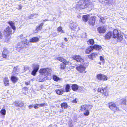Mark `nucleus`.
Masks as SVG:
<instances>
[{
	"label": "nucleus",
	"instance_id": "49530a36",
	"mask_svg": "<svg viewBox=\"0 0 127 127\" xmlns=\"http://www.w3.org/2000/svg\"><path fill=\"white\" fill-rule=\"evenodd\" d=\"M17 67H14L13 68V71L14 72H16L17 71Z\"/></svg>",
	"mask_w": 127,
	"mask_h": 127
},
{
	"label": "nucleus",
	"instance_id": "680f3d73",
	"mask_svg": "<svg viewBox=\"0 0 127 127\" xmlns=\"http://www.w3.org/2000/svg\"><path fill=\"white\" fill-rule=\"evenodd\" d=\"M71 126H69V127H73V125H72Z\"/></svg>",
	"mask_w": 127,
	"mask_h": 127
},
{
	"label": "nucleus",
	"instance_id": "79ce46f5",
	"mask_svg": "<svg viewBox=\"0 0 127 127\" xmlns=\"http://www.w3.org/2000/svg\"><path fill=\"white\" fill-rule=\"evenodd\" d=\"M121 103L123 104H125L126 103V100L125 99H122L121 100Z\"/></svg>",
	"mask_w": 127,
	"mask_h": 127
},
{
	"label": "nucleus",
	"instance_id": "864d4df0",
	"mask_svg": "<svg viewBox=\"0 0 127 127\" xmlns=\"http://www.w3.org/2000/svg\"><path fill=\"white\" fill-rule=\"evenodd\" d=\"M22 8V7L20 5L18 6L17 9H21Z\"/></svg>",
	"mask_w": 127,
	"mask_h": 127
},
{
	"label": "nucleus",
	"instance_id": "5701e85b",
	"mask_svg": "<svg viewBox=\"0 0 127 127\" xmlns=\"http://www.w3.org/2000/svg\"><path fill=\"white\" fill-rule=\"evenodd\" d=\"M72 88L74 91H76L78 89V86L76 84H73L72 86Z\"/></svg>",
	"mask_w": 127,
	"mask_h": 127
},
{
	"label": "nucleus",
	"instance_id": "8fccbe9b",
	"mask_svg": "<svg viewBox=\"0 0 127 127\" xmlns=\"http://www.w3.org/2000/svg\"><path fill=\"white\" fill-rule=\"evenodd\" d=\"M83 35H84V36H82V37H83V38L86 37V33H83Z\"/></svg>",
	"mask_w": 127,
	"mask_h": 127
},
{
	"label": "nucleus",
	"instance_id": "37998d69",
	"mask_svg": "<svg viewBox=\"0 0 127 127\" xmlns=\"http://www.w3.org/2000/svg\"><path fill=\"white\" fill-rule=\"evenodd\" d=\"M93 106H92L91 105H88L87 106V109H91Z\"/></svg>",
	"mask_w": 127,
	"mask_h": 127
},
{
	"label": "nucleus",
	"instance_id": "58836bf2",
	"mask_svg": "<svg viewBox=\"0 0 127 127\" xmlns=\"http://www.w3.org/2000/svg\"><path fill=\"white\" fill-rule=\"evenodd\" d=\"M20 103L18 101H15L14 102L15 105L17 107H19L18 105H19Z\"/></svg>",
	"mask_w": 127,
	"mask_h": 127
},
{
	"label": "nucleus",
	"instance_id": "f03ea898",
	"mask_svg": "<svg viewBox=\"0 0 127 127\" xmlns=\"http://www.w3.org/2000/svg\"><path fill=\"white\" fill-rule=\"evenodd\" d=\"M10 25L13 29L14 30L13 32L12 31L11 28L8 27L4 31V34L5 35V37H6L7 40H9L10 38V35L13 33L15 30L16 27L14 26V23L12 21H9L8 22Z\"/></svg>",
	"mask_w": 127,
	"mask_h": 127
},
{
	"label": "nucleus",
	"instance_id": "6e6d98bb",
	"mask_svg": "<svg viewBox=\"0 0 127 127\" xmlns=\"http://www.w3.org/2000/svg\"><path fill=\"white\" fill-rule=\"evenodd\" d=\"M72 102L73 103H76L77 102L76 101L75 99L74 100L72 101Z\"/></svg>",
	"mask_w": 127,
	"mask_h": 127
},
{
	"label": "nucleus",
	"instance_id": "ea45409f",
	"mask_svg": "<svg viewBox=\"0 0 127 127\" xmlns=\"http://www.w3.org/2000/svg\"><path fill=\"white\" fill-rule=\"evenodd\" d=\"M85 110V112H84V114L85 115L87 116H88L89 114V112L87 110Z\"/></svg>",
	"mask_w": 127,
	"mask_h": 127
},
{
	"label": "nucleus",
	"instance_id": "603ef678",
	"mask_svg": "<svg viewBox=\"0 0 127 127\" xmlns=\"http://www.w3.org/2000/svg\"><path fill=\"white\" fill-rule=\"evenodd\" d=\"M2 37V34L0 31V39H1Z\"/></svg>",
	"mask_w": 127,
	"mask_h": 127
},
{
	"label": "nucleus",
	"instance_id": "7c9ffc66",
	"mask_svg": "<svg viewBox=\"0 0 127 127\" xmlns=\"http://www.w3.org/2000/svg\"><path fill=\"white\" fill-rule=\"evenodd\" d=\"M81 110L82 111H83L85 110H86L87 109V106L84 105H82L81 106Z\"/></svg>",
	"mask_w": 127,
	"mask_h": 127
},
{
	"label": "nucleus",
	"instance_id": "bf43d9fd",
	"mask_svg": "<svg viewBox=\"0 0 127 127\" xmlns=\"http://www.w3.org/2000/svg\"><path fill=\"white\" fill-rule=\"evenodd\" d=\"M64 40L66 41H67V39L66 38H64Z\"/></svg>",
	"mask_w": 127,
	"mask_h": 127
},
{
	"label": "nucleus",
	"instance_id": "c03bdc74",
	"mask_svg": "<svg viewBox=\"0 0 127 127\" xmlns=\"http://www.w3.org/2000/svg\"><path fill=\"white\" fill-rule=\"evenodd\" d=\"M24 105V104L22 102H20L19 105H18L19 107H23Z\"/></svg>",
	"mask_w": 127,
	"mask_h": 127
},
{
	"label": "nucleus",
	"instance_id": "a19ab883",
	"mask_svg": "<svg viewBox=\"0 0 127 127\" xmlns=\"http://www.w3.org/2000/svg\"><path fill=\"white\" fill-rule=\"evenodd\" d=\"M38 105H39V107H43L44 106L47 105V103H44L38 104Z\"/></svg>",
	"mask_w": 127,
	"mask_h": 127
},
{
	"label": "nucleus",
	"instance_id": "4d7b16f0",
	"mask_svg": "<svg viewBox=\"0 0 127 127\" xmlns=\"http://www.w3.org/2000/svg\"><path fill=\"white\" fill-rule=\"evenodd\" d=\"M63 46V44L62 43H61L60 44V46L61 47H62Z\"/></svg>",
	"mask_w": 127,
	"mask_h": 127
},
{
	"label": "nucleus",
	"instance_id": "5fc2aeb1",
	"mask_svg": "<svg viewBox=\"0 0 127 127\" xmlns=\"http://www.w3.org/2000/svg\"><path fill=\"white\" fill-rule=\"evenodd\" d=\"M33 107V106L32 105H29V109H31Z\"/></svg>",
	"mask_w": 127,
	"mask_h": 127
},
{
	"label": "nucleus",
	"instance_id": "4be33fe9",
	"mask_svg": "<svg viewBox=\"0 0 127 127\" xmlns=\"http://www.w3.org/2000/svg\"><path fill=\"white\" fill-rule=\"evenodd\" d=\"M93 49H95L97 50H99L101 48V46L97 45H95L93 46Z\"/></svg>",
	"mask_w": 127,
	"mask_h": 127
},
{
	"label": "nucleus",
	"instance_id": "cd10ccee",
	"mask_svg": "<svg viewBox=\"0 0 127 127\" xmlns=\"http://www.w3.org/2000/svg\"><path fill=\"white\" fill-rule=\"evenodd\" d=\"M67 104L66 103H62L61 106L63 108H66L67 107Z\"/></svg>",
	"mask_w": 127,
	"mask_h": 127
},
{
	"label": "nucleus",
	"instance_id": "f8f14e48",
	"mask_svg": "<svg viewBox=\"0 0 127 127\" xmlns=\"http://www.w3.org/2000/svg\"><path fill=\"white\" fill-rule=\"evenodd\" d=\"M97 30L99 33H105L106 31V28L105 27L101 26L98 27Z\"/></svg>",
	"mask_w": 127,
	"mask_h": 127
},
{
	"label": "nucleus",
	"instance_id": "dca6fc26",
	"mask_svg": "<svg viewBox=\"0 0 127 127\" xmlns=\"http://www.w3.org/2000/svg\"><path fill=\"white\" fill-rule=\"evenodd\" d=\"M112 33L111 32H108L105 36V38L106 39H110L112 36Z\"/></svg>",
	"mask_w": 127,
	"mask_h": 127
},
{
	"label": "nucleus",
	"instance_id": "4468645a",
	"mask_svg": "<svg viewBox=\"0 0 127 127\" xmlns=\"http://www.w3.org/2000/svg\"><path fill=\"white\" fill-rule=\"evenodd\" d=\"M70 26L72 30H75L77 27V24L74 22H73L71 24Z\"/></svg>",
	"mask_w": 127,
	"mask_h": 127
},
{
	"label": "nucleus",
	"instance_id": "ddd939ff",
	"mask_svg": "<svg viewBox=\"0 0 127 127\" xmlns=\"http://www.w3.org/2000/svg\"><path fill=\"white\" fill-rule=\"evenodd\" d=\"M20 39L22 41L21 42H27V40L26 39L27 36L24 34H21L20 36Z\"/></svg>",
	"mask_w": 127,
	"mask_h": 127
},
{
	"label": "nucleus",
	"instance_id": "6e6552de",
	"mask_svg": "<svg viewBox=\"0 0 127 127\" xmlns=\"http://www.w3.org/2000/svg\"><path fill=\"white\" fill-rule=\"evenodd\" d=\"M39 66L37 64H33V70L32 72V74L34 76L35 75L39 68Z\"/></svg>",
	"mask_w": 127,
	"mask_h": 127
},
{
	"label": "nucleus",
	"instance_id": "4c0bfd02",
	"mask_svg": "<svg viewBox=\"0 0 127 127\" xmlns=\"http://www.w3.org/2000/svg\"><path fill=\"white\" fill-rule=\"evenodd\" d=\"M99 22H100L104 23L105 22V20L104 18L103 17L101 18L100 19Z\"/></svg>",
	"mask_w": 127,
	"mask_h": 127
},
{
	"label": "nucleus",
	"instance_id": "13d9d810",
	"mask_svg": "<svg viewBox=\"0 0 127 127\" xmlns=\"http://www.w3.org/2000/svg\"><path fill=\"white\" fill-rule=\"evenodd\" d=\"M100 2H103L104 1V0H98Z\"/></svg>",
	"mask_w": 127,
	"mask_h": 127
},
{
	"label": "nucleus",
	"instance_id": "c9c22d12",
	"mask_svg": "<svg viewBox=\"0 0 127 127\" xmlns=\"http://www.w3.org/2000/svg\"><path fill=\"white\" fill-rule=\"evenodd\" d=\"M107 77L106 76L103 74L102 76V78L101 80L103 81H106L107 80Z\"/></svg>",
	"mask_w": 127,
	"mask_h": 127
},
{
	"label": "nucleus",
	"instance_id": "f3484780",
	"mask_svg": "<svg viewBox=\"0 0 127 127\" xmlns=\"http://www.w3.org/2000/svg\"><path fill=\"white\" fill-rule=\"evenodd\" d=\"M95 19L94 17L91 18L89 21V23L90 25H94L95 23Z\"/></svg>",
	"mask_w": 127,
	"mask_h": 127
},
{
	"label": "nucleus",
	"instance_id": "0eeeda50",
	"mask_svg": "<svg viewBox=\"0 0 127 127\" xmlns=\"http://www.w3.org/2000/svg\"><path fill=\"white\" fill-rule=\"evenodd\" d=\"M107 86H106L105 88H103L102 87V88H99L98 90V92H101L103 93L104 95L106 96H107L108 95V93L107 91Z\"/></svg>",
	"mask_w": 127,
	"mask_h": 127
},
{
	"label": "nucleus",
	"instance_id": "c85d7f7f",
	"mask_svg": "<svg viewBox=\"0 0 127 127\" xmlns=\"http://www.w3.org/2000/svg\"><path fill=\"white\" fill-rule=\"evenodd\" d=\"M103 74L101 73L98 74L96 75V78L98 80H101Z\"/></svg>",
	"mask_w": 127,
	"mask_h": 127
},
{
	"label": "nucleus",
	"instance_id": "2f4dec72",
	"mask_svg": "<svg viewBox=\"0 0 127 127\" xmlns=\"http://www.w3.org/2000/svg\"><path fill=\"white\" fill-rule=\"evenodd\" d=\"M60 68L61 69H64L65 68V64L64 63H62L60 65Z\"/></svg>",
	"mask_w": 127,
	"mask_h": 127
},
{
	"label": "nucleus",
	"instance_id": "e2e57ef3",
	"mask_svg": "<svg viewBox=\"0 0 127 127\" xmlns=\"http://www.w3.org/2000/svg\"><path fill=\"white\" fill-rule=\"evenodd\" d=\"M72 125V124H70V125H69V126H71Z\"/></svg>",
	"mask_w": 127,
	"mask_h": 127
},
{
	"label": "nucleus",
	"instance_id": "09e8293b",
	"mask_svg": "<svg viewBox=\"0 0 127 127\" xmlns=\"http://www.w3.org/2000/svg\"><path fill=\"white\" fill-rule=\"evenodd\" d=\"M100 60H101V61H102L104 59L103 57L101 56H100Z\"/></svg>",
	"mask_w": 127,
	"mask_h": 127
},
{
	"label": "nucleus",
	"instance_id": "f704fd0d",
	"mask_svg": "<svg viewBox=\"0 0 127 127\" xmlns=\"http://www.w3.org/2000/svg\"><path fill=\"white\" fill-rule=\"evenodd\" d=\"M53 80L55 81H57L60 79L58 77L55 75L53 76Z\"/></svg>",
	"mask_w": 127,
	"mask_h": 127
},
{
	"label": "nucleus",
	"instance_id": "393cba45",
	"mask_svg": "<svg viewBox=\"0 0 127 127\" xmlns=\"http://www.w3.org/2000/svg\"><path fill=\"white\" fill-rule=\"evenodd\" d=\"M89 16L88 15L84 16L83 17V20L85 22L87 21L89 18Z\"/></svg>",
	"mask_w": 127,
	"mask_h": 127
},
{
	"label": "nucleus",
	"instance_id": "bb28decb",
	"mask_svg": "<svg viewBox=\"0 0 127 127\" xmlns=\"http://www.w3.org/2000/svg\"><path fill=\"white\" fill-rule=\"evenodd\" d=\"M11 79V80L14 82H16L18 80L17 78L14 76H12Z\"/></svg>",
	"mask_w": 127,
	"mask_h": 127
},
{
	"label": "nucleus",
	"instance_id": "9d476101",
	"mask_svg": "<svg viewBox=\"0 0 127 127\" xmlns=\"http://www.w3.org/2000/svg\"><path fill=\"white\" fill-rule=\"evenodd\" d=\"M72 58L74 60H76L77 62H83L84 60L79 55H74L73 56Z\"/></svg>",
	"mask_w": 127,
	"mask_h": 127
},
{
	"label": "nucleus",
	"instance_id": "6ab92c4d",
	"mask_svg": "<svg viewBox=\"0 0 127 127\" xmlns=\"http://www.w3.org/2000/svg\"><path fill=\"white\" fill-rule=\"evenodd\" d=\"M4 84L5 86H8L9 84V81L7 77H5L3 79Z\"/></svg>",
	"mask_w": 127,
	"mask_h": 127
},
{
	"label": "nucleus",
	"instance_id": "a211bd4d",
	"mask_svg": "<svg viewBox=\"0 0 127 127\" xmlns=\"http://www.w3.org/2000/svg\"><path fill=\"white\" fill-rule=\"evenodd\" d=\"M39 38L37 37H33L30 39V41L32 42H36L39 41Z\"/></svg>",
	"mask_w": 127,
	"mask_h": 127
},
{
	"label": "nucleus",
	"instance_id": "412c9836",
	"mask_svg": "<svg viewBox=\"0 0 127 127\" xmlns=\"http://www.w3.org/2000/svg\"><path fill=\"white\" fill-rule=\"evenodd\" d=\"M55 91L57 94L60 95H62L63 93L64 92H65L64 90H63L62 89L56 90Z\"/></svg>",
	"mask_w": 127,
	"mask_h": 127
},
{
	"label": "nucleus",
	"instance_id": "c756f323",
	"mask_svg": "<svg viewBox=\"0 0 127 127\" xmlns=\"http://www.w3.org/2000/svg\"><path fill=\"white\" fill-rule=\"evenodd\" d=\"M94 43V40L93 39H91L89 40L88 41V44L90 45H93Z\"/></svg>",
	"mask_w": 127,
	"mask_h": 127
},
{
	"label": "nucleus",
	"instance_id": "e433bc0d",
	"mask_svg": "<svg viewBox=\"0 0 127 127\" xmlns=\"http://www.w3.org/2000/svg\"><path fill=\"white\" fill-rule=\"evenodd\" d=\"M57 30L58 31L61 32L62 33L64 32V31L62 30V27H60L58 28Z\"/></svg>",
	"mask_w": 127,
	"mask_h": 127
},
{
	"label": "nucleus",
	"instance_id": "a878e982",
	"mask_svg": "<svg viewBox=\"0 0 127 127\" xmlns=\"http://www.w3.org/2000/svg\"><path fill=\"white\" fill-rule=\"evenodd\" d=\"M57 59L58 60L60 61L61 62H62L63 63H65L66 61L65 59H63L61 57H58L57 58Z\"/></svg>",
	"mask_w": 127,
	"mask_h": 127
},
{
	"label": "nucleus",
	"instance_id": "de8ad7c7",
	"mask_svg": "<svg viewBox=\"0 0 127 127\" xmlns=\"http://www.w3.org/2000/svg\"><path fill=\"white\" fill-rule=\"evenodd\" d=\"M30 81H28V82H26L25 83V84L26 85H28L30 84Z\"/></svg>",
	"mask_w": 127,
	"mask_h": 127
},
{
	"label": "nucleus",
	"instance_id": "473e14b6",
	"mask_svg": "<svg viewBox=\"0 0 127 127\" xmlns=\"http://www.w3.org/2000/svg\"><path fill=\"white\" fill-rule=\"evenodd\" d=\"M70 87V86L69 85L67 84L66 85L65 88L66 92H68L69 91Z\"/></svg>",
	"mask_w": 127,
	"mask_h": 127
},
{
	"label": "nucleus",
	"instance_id": "39448f33",
	"mask_svg": "<svg viewBox=\"0 0 127 127\" xmlns=\"http://www.w3.org/2000/svg\"><path fill=\"white\" fill-rule=\"evenodd\" d=\"M86 69V67L84 65H82L78 66L76 67V69L77 70L82 73H85L87 71L85 70Z\"/></svg>",
	"mask_w": 127,
	"mask_h": 127
},
{
	"label": "nucleus",
	"instance_id": "b1692460",
	"mask_svg": "<svg viewBox=\"0 0 127 127\" xmlns=\"http://www.w3.org/2000/svg\"><path fill=\"white\" fill-rule=\"evenodd\" d=\"M44 23H41L40 25L36 27V30L37 31L40 30L42 28V26L43 25Z\"/></svg>",
	"mask_w": 127,
	"mask_h": 127
},
{
	"label": "nucleus",
	"instance_id": "423d86ee",
	"mask_svg": "<svg viewBox=\"0 0 127 127\" xmlns=\"http://www.w3.org/2000/svg\"><path fill=\"white\" fill-rule=\"evenodd\" d=\"M109 104L110 108L113 111L116 112L119 110L118 107L116 106L115 103L111 102L109 103Z\"/></svg>",
	"mask_w": 127,
	"mask_h": 127
},
{
	"label": "nucleus",
	"instance_id": "052dcab7",
	"mask_svg": "<svg viewBox=\"0 0 127 127\" xmlns=\"http://www.w3.org/2000/svg\"><path fill=\"white\" fill-rule=\"evenodd\" d=\"M48 21V20L47 19H45V20H43V21Z\"/></svg>",
	"mask_w": 127,
	"mask_h": 127
},
{
	"label": "nucleus",
	"instance_id": "9b49d317",
	"mask_svg": "<svg viewBox=\"0 0 127 127\" xmlns=\"http://www.w3.org/2000/svg\"><path fill=\"white\" fill-rule=\"evenodd\" d=\"M9 52L7 49L4 48L2 52V56L3 58H6L7 56H9Z\"/></svg>",
	"mask_w": 127,
	"mask_h": 127
},
{
	"label": "nucleus",
	"instance_id": "7ed1b4c3",
	"mask_svg": "<svg viewBox=\"0 0 127 127\" xmlns=\"http://www.w3.org/2000/svg\"><path fill=\"white\" fill-rule=\"evenodd\" d=\"M91 4L88 0H82L77 3L76 7L80 9H83L87 7L89 4Z\"/></svg>",
	"mask_w": 127,
	"mask_h": 127
},
{
	"label": "nucleus",
	"instance_id": "1a4fd4ad",
	"mask_svg": "<svg viewBox=\"0 0 127 127\" xmlns=\"http://www.w3.org/2000/svg\"><path fill=\"white\" fill-rule=\"evenodd\" d=\"M25 43H24L23 42H20L18 43L16 46V50L18 51H19L22 48H24L25 47L24 44Z\"/></svg>",
	"mask_w": 127,
	"mask_h": 127
},
{
	"label": "nucleus",
	"instance_id": "f257e3e1",
	"mask_svg": "<svg viewBox=\"0 0 127 127\" xmlns=\"http://www.w3.org/2000/svg\"><path fill=\"white\" fill-rule=\"evenodd\" d=\"M51 70L48 68H43L40 69L39 71L40 74L37 76L36 80L39 82H43L48 78V76L51 75Z\"/></svg>",
	"mask_w": 127,
	"mask_h": 127
},
{
	"label": "nucleus",
	"instance_id": "2eb2a0df",
	"mask_svg": "<svg viewBox=\"0 0 127 127\" xmlns=\"http://www.w3.org/2000/svg\"><path fill=\"white\" fill-rule=\"evenodd\" d=\"M97 54L96 53H92L91 54L88 56V58L92 60H93L94 58H95Z\"/></svg>",
	"mask_w": 127,
	"mask_h": 127
},
{
	"label": "nucleus",
	"instance_id": "3c124183",
	"mask_svg": "<svg viewBox=\"0 0 127 127\" xmlns=\"http://www.w3.org/2000/svg\"><path fill=\"white\" fill-rule=\"evenodd\" d=\"M29 67L28 66H26L25 67V66L24 67V69L25 71L26 70H27V69H28Z\"/></svg>",
	"mask_w": 127,
	"mask_h": 127
},
{
	"label": "nucleus",
	"instance_id": "aec40b11",
	"mask_svg": "<svg viewBox=\"0 0 127 127\" xmlns=\"http://www.w3.org/2000/svg\"><path fill=\"white\" fill-rule=\"evenodd\" d=\"M93 46H91L86 49L85 51L86 53L87 54H89L93 50Z\"/></svg>",
	"mask_w": 127,
	"mask_h": 127
},
{
	"label": "nucleus",
	"instance_id": "72a5a7b5",
	"mask_svg": "<svg viewBox=\"0 0 127 127\" xmlns=\"http://www.w3.org/2000/svg\"><path fill=\"white\" fill-rule=\"evenodd\" d=\"M0 113L3 115H5L6 114V110L5 109H2L0 111Z\"/></svg>",
	"mask_w": 127,
	"mask_h": 127
},
{
	"label": "nucleus",
	"instance_id": "a18cd8bd",
	"mask_svg": "<svg viewBox=\"0 0 127 127\" xmlns=\"http://www.w3.org/2000/svg\"><path fill=\"white\" fill-rule=\"evenodd\" d=\"M38 104H36L34 106H33L35 108V109H37L38 108V106H39V105H38Z\"/></svg>",
	"mask_w": 127,
	"mask_h": 127
},
{
	"label": "nucleus",
	"instance_id": "20e7f679",
	"mask_svg": "<svg viewBox=\"0 0 127 127\" xmlns=\"http://www.w3.org/2000/svg\"><path fill=\"white\" fill-rule=\"evenodd\" d=\"M112 33V36L114 38H117V41L118 42H120L122 41L123 39V35L120 33H119L118 31L116 29H114Z\"/></svg>",
	"mask_w": 127,
	"mask_h": 127
}]
</instances>
